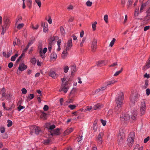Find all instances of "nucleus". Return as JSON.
Instances as JSON below:
<instances>
[{
	"label": "nucleus",
	"mask_w": 150,
	"mask_h": 150,
	"mask_svg": "<svg viewBox=\"0 0 150 150\" xmlns=\"http://www.w3.org/2000/svg\"><path fill=\"white\" fill-rule=\"evenodd\" d=\"M124 99V94L122 92H120L119 93V96L115 100L116 104V107L115 109H119L122 106Z\"/></svg>",
	"instance_id": "1"
},
{
	"label": "nucleus",
	"mask_w": 150,
	"mask_h": 150,
	"mask_svg": "<svg viewBox=\"0 0 150 150\" xmlns=\"http://www.w3.org/2000/svg\"><path fill=\"white\" fill-rule=\"evenodd\" d=\"M135 134L134 132L130 133L127 139V144L129 147L131 146L133 144Z\"/></svg>",
	"instance_id": "2"
},
{
	"label": "nucleus",
	"mask_w": 150,
	"mask_h": 150,
	"mask_svg": "<svg viewBox=\"0 0 150 150\" xmlns=\"http://www.w3.org/2000/svg\"><path fill=\"white\" fill-rule=\"evenodd\" d=\"M30 129L31 131L30 133L31 135L33 134L32 133L34 132H35V134H38L41 132L40 127L35 125L31 126Z\"/></svg>",
	"instance_id": "3"
},
{
	"label": "nucleus",
	"mask_w": 150,
	"mask_h": 150,
	"mask_svg": "<svg viewBox=\"0 0 150 150\" xmlns=\"http://www.w3.org/2000/svg\"><path fill=\"white\" fill-rule=\"evenodd\" d=\"M146 110V106L144 100H142L141 103L139 115L140 116L144 115L145 113Z\"/></svg>",
	"instance_id": "4"
},
{
	"label": "nucleus",
	"mask_w": 150,
	"mask_h": 150,
	"mask_svg": "<svg viewBox=\"0 0 150 150\" xmlns=\"http://www.w3.org/2000/svg\"><path fill=\"white\" fill-rule=\"evenodd\" d=\"M10 21L8 19H6L4 21V25L2 26V30L3 34H4L6 30L8 28L10 24Z\"/></svg>",
	"instance_id": "5"
},
{
	"label": "nucleus",
	"mask_w": 150,
	"mask_h": 150,
	"mask_svg": "<svg viewBox=\"0 0 150 150\" xmlns=\"http://www.w3.org/2000/svg\"><path fill=\"white\" fill-rule=\"evenodd\" d=\"M139 96L136 94H132L131 95L130 97V103L134 104L139 98Z\"/></svg>",
	"instance_id": "6"
},
{
	"label": "nucleus",
	"mask_w": 150,
	"mask_h": 150,
	"mask_svg": "<svg viewBox=\"0 0 150 150\" xmlns=\"http://www.w3.org/2000/svg\"><path fill=\"white\" fill-rule=\"evenodd\" d=\"M130 119L129 115L127 113H123L120 117V120L122 121L125 122L128 121Z\"/></svg>",
	"instance_id": "7"
},
{
	"label": "nucleus",
	"mask_w": 150,
	"mask_h": 150,
	"mask_svg": "<svg viewBox=\"0 0 150 150\" xmlns=\"http://www.w3.org/2000/svg\"><path fill=\"white\" fill-rule=\"evenodd\" d=\"M131 118L134 121H135L137 117V111L135 109L132 110L131 112Z\"/></svg>",
	"instance_id": "8"
},
{
	"label": "nucleus",
	"mask_w": 150,
	"mask_h": 150,
	"mask_svg": "<svg viewBox=\"0 0 150 150\" xmlns=\"http://www.w3.org/2000/svg\"><path fill=\"white\" fill-rule=\"evenodd\" d=\"M27 68L26 65H25L23 64H20L19 65V67L17 71V74H19L20 73V71H22L26 69Z\"/></svg>",
	"instance_id": "9"
},
{
	"label": "nucleus",
	"mask_w": 150,
	"mask_h": 150,
	"mask_svg": "<svg viewBox=\"0 0 150 150\" xmlns=\"http://www.w3.org/2000/svg\"><path fill=\"white\" fill-rule=\"evenodd\" d=\"M38 48H39V52L40 56L42 57V59H43L44 58V56H43L42 54V53L45 54L46 53L47 50V48L46 47H45L42 50V45H40L38 46Z\"/></svg>",
	"instance_id": "10"
},
{
	"label": "nucleus",
	"mask_w": 150,
	"mask_h": 150,
	"mask_svg": "<svg viewBox=\"0 0 150 150\" xmlns=\"http://www.w3.org/2000/svg\"><path fill=\"white\" fill-rule=\"evenodd\" d=\"M97 42L96 39H93L91 45V50L92 52H94L97 48Z\"/></svg>",
	"instance_id": "11"
},
{
	"label": "nucleus",
	"mask_w": 150,
	"mask_h": 150,
	"mask_svg": "<svg viewBox=\"0 0 150 150\" xmlns=\"http://www.w3.org/2000/svg\"><path fill=\"white\" fill-rule=\"evenodd\" d=\"M124 133L122 130L119 131V133L118 136V140L119 142L121 143L123 139Z\"/></svg>",
	"instance_id": "12"
},
{
	"label": "nucleus",
	"mask_w": 150,
	"mask_h": 150,
	"mask_svg": "<svg viewBox=\"0 0 150 150\" xmlns=\"http://www.w3.org/2000/svg\"><path fill=\"white\" fill-rule=\"evenodd\" d=\"M72 39L70 38L69 39L68 41L67 44L66 48L65 49L69 50L72 47Z\"/></svg>",
	"instance_id": "13"
},
{
	"label": "nucleus",
	"mask_w": 150,
	"mask_h": 150,
	"mask_svg": "<svg viewBox=\"0 0 150 150\" xmlns=\"http://www.w3.org/2000/svg\"><path fill=\"white\" fill-rule=\"evenodd\" d=\"M103 105L102 104L100 103H98L93 106V108L94 110L100 109L103 107Z\"/></svg>",
	"instance_id": "14"
},
{
	"label": "nucleus",
	"mask_w": 150,
	"mask_h": 150,
	"mask_svg": "<svg viewBox=\"0 0 150 150\" xmlns=\"http://www.w3.org/2000/svg\"><path fill=\"white\" fill-rule=\"evenodd\" d=\"M117 82V81L115 80H112L111 81H108L105 83V85L106 86H110L114 84Z\"/></svg>",
	"instance_id": "15"
},
{
	"label": "nucleus",
	"mask_w": 150,
	"mask_h": 150,
	"mask_svg": "<svg viewBox=\"0 0 150 150\" xmlns=\"http://www.w3.org/2000/svg\"><path fill=\"white\" fill-rule=\"evenodd\" d=\"M67 50L66 49L64 50L62 54V57L63 59H65L68 54Z\"/></svg>",
	"instance_id": "16"
},
{
	"label": "nucleus",
	"mask_w": 150,
	"mask_h": 150,
	"mask_svg": "<svg viewBox=\"0 0 150 150\" xmlns=\"http://www.w3.org/2000/svg\"><path fill=\"white\" fill-rule=\"evenodd\" d=\"M60 134V133L59 131V129L58 128H57L55 129L51 133V135H53L54 134H56L57 135H59Z\"/></svg>",
	"instance_id": "17"
},
{
	"label": "nucleus",
	"mask_w": 150,
	"mask_h": 150,
	"mask_svg": "<svg viewBox=\"0 0 150 150\" xmlns=\"http://www.w3.org/2000/svg\"><path fill=\"white\" fill-rule=\"evenodd\" d=\"M62 88L64 92L65 93L67 92L69 88V87L66 84L62 85Z\"/></svg>",
	"instance_id": "18"
},
{
	"label": "nucleus",
	"mask_w": 150,
	"mask_h": 150,
	"mask_svg": "<svg viewBox=\"0 0 150 150\" xmlns=\"http://www.w3.org/2000/svg\"><path fill=\"white\" fill-rule=\"evenodd\" d=\"M57 56L55 53L53 52L51 55V60H55L57 58Z\"/></svg>",
	"instance_id": "19"
},
{
	"label": "nucleus",
	"mask_w": 150,
	"mask_h": 150,
	"mask_svg": "<svg viewBox=\"0 0 150 150\" xmlns=\"http://www.w3.org/2000/svg\"><path fill=\"white\" fill-rule=\"evenodd\" d=\"M105 62V61L104 60L98 61V62L97 65L99 67H101L105 65H106Z\"/></svg>",
	"instance_id": "20"
},
{
	"label": "nucleus",
	"mask_w": 150,
	"mask_h": 150,
	"mask_svg": "<svg viewBox=\"0 0 150 150\" xmlns=\"http://www.w3.org/2000/svg\"><path fill=\"white\" fill-rule=\"evenodd\" d=\"M49 76L53 79H55L56 77V73L53 71H51L49 74Z\"/></svg>",
	"instance_id": "21"
},
{
	"label": "nucleus",
	"mask_w": 150,
	"mask_h": 150,
	"mask_svg": "<svg viewBox=\"0 0 150 150\" xmlns=\"http://www.w3.org/2000/svg\"><path fill=\"white\" fill-rule=\"evenodd\" d=\"M150 67V57L149 58L148 62L146 64V65L143 67V69L149 68Z\"/></svg>",
	"instance_id": "22"
},
{
	"label": "nucleus",
	"mask_w": 150,
	"mask_h": 150,
	"mask_svg": "<svg viewBox=\"0 0 150 150\" xmlns=\"http://www.w3.org/2000/svg\"><path fill=\"white\" fill-rule=\"evenodd\" d=\"M53 44V42L49 41V45L48 47V51L51 52L52 46Z\"/></svg>",
	"instance_id": "23"
},
{
	"label": "nucleus",
	"mask_w": 150,
	"mask_h": 150,
	"mask_svg": "<svg viewBox=\"0 0 150 150\" xmlns=\"http://www.w3.org/2000/svg\"><path fill=\"white\" fill-rule=\"evenodd\" d=\"M73 130V129L72 128H70L65 130L64 132L65 134H68L71 132H72Z\"/></svg>",
	"instance_id": "24"
},
{
	"label": "nucleus",
	"mask_w": 150,
	"mask_h": 150,
	"mask_svg": "<svg viewBox=\"0 0 150 150\" xmlns=\"http://www.w3.org/2000/svg\"><path fill=\"white\" fill-rule=\"evenodd\" d=\"M74 100V98L73 97V96H71V95L70 94L69 95V100L67 101L66 102L68 103H72Z\"/></svg>",
	"instance_id": "25"
},
{
	"label": "nucleus",
	"mask_w": 150,
	"mask_h": 150,
	"mask_svg": "<svg viewBox=\"0 0 150 150\" xmlns=\"http://www.w3.org/2000/svg\"><path fill=\"white\" fill-rule=\"evenodd\" d=\"M25 1L27 6L30 8L32 6L31 0H26Z\"/></svg>",
	"instance_id": "26"
},
{
	"label": "nucleus",
	"mask_w": 150,
	"mask_h": 150,
	"mask_svg": "<svg viewBox=\"0 0 150 150\" xmlns=\"http://www.w3.org/2000/svg\"><path fill=\"white\" fill-rule=\"evenodd\" d=\"M48 29V26L47 24L46 23H44L43 31L45 33H46Z\"/></svg>",
	"instance_id": "27"
},
{
	"label": "nucleus",
	"mask_w": 150,
	"mask_h": 150,
	"mask_svg": "<svg viewBox=\"0 0 150 150\" xmlns=\"http://www.w3.org/2000/svg\"><path fill=\"white\" fill-rule=\"evenodd\" d=\"M93 130L95 132L97 131V122L95 121L94 122L93 125Z\"/></svg>",
	"instance_id": "28"
},
{
	"label": "nucleus",
	"mask_w": 150,
	"mask_h": 150,
	"mask_svg": "<svg viewBox=\"0 0 150 150\" xmlns=\"http://www.w3.org/2000/svg\"><path fill=\"white\" fill-rule=\"evenodd\" d=\"M60 29L61 34L63 35H64L65 33V32L63 27L62 26H61L60 28Z\"/></svg>",
	"instance_id": "29"
},
{
	"label": "nucleus",
	"mask_w": 150,
	"mask_h": 150,
	"mask_svg": "<svg viewBox=\"0 0 150 150\" xmlns=\"http://www.w3.org/2000/svg\"><path fill=\"white\" fill-rule=\"evenodd\" d=\"M31 63L33 64H35L36 62V59L35 57L31 58L30 60Z\"/></svg>",
	"instance_id": "30"
},
{
	"label": "nucleus",
	"mask_w": 150,
	"mask_h": 150,
	"mask_svg": "<svg viewBox=\"0 0 150 150\" xmlns=\"http://www.w3.org/2000/svg\"><path fill=\"white\" fill-rule=\"evenodd\" d=\"M76 70V67L75 66H72L71 68V73H73L75 72Z\"/></svg>",
	"instance_id": "31"
},
{
	"label": "nucleus",
	"mask_w": 150,
	"mask_h": 150,
	"mask_svg": "<svg viewBox=\"0 0 150 150\" xmlns=\"http://www.w3.org/2000/svg\"><path fill=\"white\" fill-rule=\"evenodd\" d=\"M64 71L65 73H67L69 69V67L68 66L65 65L64 66Z\"/></svg>",
	"instance_id": "32"
},
{
	"label": "nucleus",
	"mask_w": 150,
	"mask_h": 150,
	"mask_svg": "<svg viewBox=\"0 0 150 150\" xmlns=\"http://www.w3.org/2000/svg\"><path fill=\"white\" fill-rule=\"evenodd\" d=\"M18 54H16L12 56L11 58V60L12 61H15L16 58L18 57Z\"/></svg>",
	"instance_id": "33"
},
{
	"label": "nucleus",
	"mask_w": 150,
	"mask_h": 150,
	"mask_svg": "<svg viewBox=\"0 0 150 150\" xmlns=\"http://www.w3.org/2000/svg\"><path fill=\"white\" fill-rule=\"evenodd\" d=\"M123 70V68H122L121 70L120 71H116L115 73L114 74V76H117L118 75L120 74L121 73Z\"/></svg>",
	"instance_id": "34"
},
{
	"label": "nucleus",
	"mask_w": 150,
	"mask_h": 150,
	"mask_svg": "<svg viewBox=\"0 0 150 150\" xmlns=\"http://www.w3.org/2000/svg\"><path fill=\"white\" fill-rule=\"evenodd\" d=\"M86 4L87 6L90 7L92 5V2L91 1H90L89 0H88L86 2Z\"/></svg>",
	"instance_id": "35"
},
{
	"label": "nucleus",
	"mask_w": 150,
	"mask_h": 150,
	"mask_svg": "<svg viewBox=\"0 0 150 150\" xmlns=\"http://www.w3.org/2000/svg\"><path fill=\"white\" fill-rule=\"evenodd\" d=\"M24 26V24L23 23L21 24H18V25L17 26V28L18 29H20L22 28Z\"/></svg>",
	"instance_id": "36"
},
{
	"label": "nucleus",
	"mask_w": 150,
	"mask_h": 150,
	"mask_svg": "<svg viewBox=\"0 0 150 150\" xmlns=\"http://www.w3.org/2000/svg\"><path fill=\"white\" fill-rule=\"evenodd\" d=\"M116 40V39L115 38H113L112 40V41L110 42V43L109 44V46L111 47H112L115 43V42Z\"/></svg>",
	"instance_id": "37"
},
{
	"label": "nucleus",
	"mask_w": 150,
	"mask_h": 150,
	"mask_svg": "<svg viewBox=\"0 0 150 150\" xmlns=\"http://www.w3.org/2000/svg\"><path fill=\"white\" fill-rule=\"evenodd\" d=\"M108 15L107 14L105 15L104 17V20L106 23H108Z\"/></svg>",
	"instance_id": "38"
},
{
	"label": "nucleus",
	"mask_w": 150,
	"mask_h": 150,
	"mask_svg": "<svg viewBox=\"0 0 150 150\" xmlns=\"http://www.w3.org/2000/svg\"><path fill=\"white\" fill-rule=\"evenodd\" d=\"M92 108V106H87L86 109L84 110V112H86L87 111H90Z\"/></svg>",
	"instance_id": "39"
},
{
	"label": "nucleus",
	"mask_w": 150,
	"mask_h": 150,
	"mask_svg": "<svg viewBox=\"0 0 150 150\" xmlns=\"http://www.w3.org/2000/svg\"><path fill=\"white\" fill-rule=\"evenodd\" d=\"M97 24L96 22L95 21L94 23L92 24V27L93 30H96V24Z\"/></svg>",
	"instance_id": "40"
},
{
	"label": "nucleus",
	"mask_w": 150,
	"mask_h": 150,
	"mask_svg": "<svg viewBox=\"0 0 150 150\" xmlns=\"http://www.w3.org/2000/svg\"><path fill=\"white\" fill-rule=\"evenodd\" d=\"M68 107L71 110H73L75 108L76 106L74 105H68Z\"/></svg>",
	"instance_id": "41"
},
{
	"label": "nucleus",
	"mask_w": 150,
	"mask_h": 150,
	"mask_svg": "<svg viewBox=\"0 0 150 150\" xmlns=\"http://www.w3.org/2000/svg\"><path fill=\"white\" fill-rule=\"evenodd\" d=\"M8 124L7 126L8 127H10L12 125V122L10 120H7Z\"/></svg>",
	"instance_id": "42"
},
{
	"label": "nucleus",
	"mask_w": 150,
	"mask_h": 150,
	"mask_svg": "<svg viewBox=\"0 0 150 150\" xmlns=\"http://www.w3.org/2000/svg\"><path fill=\"white\" fill-rule=\"evenodd\" d=\"M133 3V0H128V3L127 4V6L129 7L131 6Z\"/></svg>",
	"instance_id": "43"
},
{
	"label": "nucleus",
	"mask_w": 150,
	"mask_h": 150,
	"mask_svg": "<svg viewBox=\"0 0 150 150\" xmlns=\"http://www.w3.org/2000/svg\"><path fill=\"white\" fill-rule=\"evenodd\" d=\"M103 132H101L99 133L97 138L102 139V137H103Z\"/></svg>",
	"instance_id": "44"
},
{
	"label": "nucleus",
	"mask_w": 150,
	"mask_h": 150,
	"mask_svg": "<svg viewBox=\"0 0 150 150\" xmlns=\"http://www.w3.org/2000/svg\"><path fill=\"white\" fill-rule=\"evenodd\" d=\"M34 38H31L30 40L29 41L28 44V45L29 46H30L31 44H32L34 42Z\"/></svg>",
	"instance_id": "45"
},
{
	"label": "nucleus",
	"mask_w": 150,
	"mask_h": 150,
	"mask_svg": "<svg viewBox=\"0 0 150 150\" xmlns=\"http://www.w3.org/2000/svg\"><path fill=\"white\" fill-rule=\"evenodd\" d=\"M96 140L97 142L99 144H102L103 142L102 139L96 138Z\"/></svg>",
	"instance_id": "46"
},
{
	"label": "nucleus",
	"mask_w": 150,
	"mask_h": 150,
	"mask_svg": "<svg viewBox=\"0 0 150 150\" xmlns=\"http://www.w3.org/2000/svg\"><path fill=\"white\" fill-rule=\"evenodd\" d=\"M35 1L38 4L39 7L40 8L41 4L40 1L38 0H35Z\"/></svg>",
	"instance_id": "47"
},
{
	"label": "nucleus",
	"mask_w": 150,
	"mask_h": 150,
	"mask_svg": "<svg viewBox=\"0 0 150 150\" xmlns=\"http://www.w3.org/2000/svg\"><path fill=\"white\" fill-rule=\"evenodd\" d=\"M0 132L1 133H3L5 131V128L4 127H1L0 129Z\"/></svg>",
	"instance_id": "48"
},
{
	"label": "nucleus",
	"mask_w": 150,
	"mask_h": 150,
	"mask_svg": "<svg viewBox=\"0 0 150 150\" xmlns=\"http://www.w3.org/2000/svg\"><path fill=\"white\" fill-rule=\"evenodd\" d=\"M100 121L103 126H105L106 125V120H104L103 119H101Z\"/></svg>",
	"instance_id": "49"
},
{
	"label": "nucleus",
	"mask_w": 150,
	"mask_h": 150,
	"mask_svg": "<svg viewBox=\"0 0 150 150\" xmlns=\"http://www.w3.org/2000/svg\"><path fill=\"white\" fill-rule=\"evenodd\" d=\"M145 6L146 5L145 4H142L140 10V12H142L143 9L144 8Z\"/></svg>",
	"instance_id": "50"
},
{
	"label": "nucleus",
	"mask_w": 150,
	"mask_h": 150,
	"mask_svg": "<svg viewBox=\"0 0 150 150\" xmlns=\"http://www.w3.org/2000/svg\"><path fill=\"white\" fill-rule=\"evenodd\" d=\"M21 18H17L16 20V24H18V23L21 22Z\"/></svg>",
	"instance_id": "51"
},
{
	"label": "nucleus",
	"mask_w": 150,
	"mask_h": 150,
	"mask_svg": "<svg viewBox=\"0 0 150 150\" xmlns=\"http://www.w3.org/2000/svg\"><path fill=\"white\" fill-rule=\"evenodd\" d=\"M48 19L47 20L48 22L50 24L52 23V20L51 16H48Z\"/></svg>",
	"instance_id": "52"
},
{
	"label": "nucleus",
	"mask_w": 150,
	"mask_h": 150,
	"mask_svg": "<svg viewBox=\"0 0 150 150\" xmlns=\"http://www.w3.org/2000/svg\"><path fill=\"white\" fill-rule=\"evenodd\" d=\"M21 91H22V93L24 94H26L27 92V91L24 88H23L21 89Z\"/></svg>",
	"instance_id": "53"
},
{
	"label": "nucleus",
	"mask_w": 150,
	"mask_h": 150,
	"mask_svg": "<svg viewBox=\"0 0 150 150\" xmlns=\"http://www.w3.org/2000/svg\"><path fill=\"white\" fill-rule=\"evenodd\" d=\"M12 50H11L10 51H9L8 52H7V57H6V58L9 57L12 54Z\"/></svg>",
	"instance_id": "54"
},
{
	"label": "nucleus",
	"mask_w": 150,
	"mask_h": 150,
	"mask_svg": "<svg viewBox=\"0 0 150 150\" xmlns=\"http://www.w3.org/2000/svg\"><path fill=\"white\" fill-rule=\"evenodd\" d=\"M34 97L33 94H30L28 96V98H29L30 100L33 99Z\"/></svg>",
	"instance_id": "55"
},
{
	"label": "nucleus",
	"mask_w": 150,
	"mask_h": 150,
	"mask_svg": "<svg viewBox=\"0 0 150 150\" xmlns=\"http://www.w3.org/2000/svg\"><path fill=\"white\" fill-rule=\"evenodd\" d=\"M148 85V81L147 80L145 81V85L144 86V88H146Z\"/></svg>",
	"instance_id": "56"
},
{
	"label": "nucleus",
	"mask_w": 150,
	"mask_h": 150,
	"mask_svg": "<svg viewBox=\"0 0 150 150\" xmlns=\"http://www.w3.org/2000/svg\"><path fill=\"white\" fill-rule=\"evenodd\" d=\"M55 127V126L54 125H50L49 127L48 128L49 129H54Z\"/></svg>",
	"instance_id": "57"
},
{
	"label": "nucleus",
	"mask_w": 150,
	"mask_h": 150,
	"mask_svg": "<svg viewBox=\"0 0 150 150\" xmlns=\"http://www.w3.org/2000/svg\"><path fill=\"white\" fill-rule=\"evenodd\" d=\"M86 40V38H83L82 40L80 43V46L81 47H82L83 44V43Z\"/></svg>",
	"instance_id": "58"
},
{
	"label": "nucleus",
	"mask_w": 150,
	"mask_h": 150,
	"mask_svg": "<svg viewBox=\"0 0 150 150\" xmlns=\"http://www.w3.org/2000/svg\"><path fill=\"white\" fill-rule=\"evenodd\" d=\"M146 95L148 96L150 94V89L149 88H147L146 90Z\"/></svg>",
	"instance_id": "59"
},
{
	"label": "nucleus",
	"mask_w": 150,
	"mask_h": 150,
	"mask_svg": "<svg viewBox=\"0 0 150 150\" xmlns=\"http://www.w3.org/2000/svg\"><path fill=\"white\" fill-rule=\"evenodd\" d=\"M61 80L62 81V85L65 84V83H64L65 81L66 80V79L65 77H64L63 78H62L61 79Z\"/></svg>",
	"instance_id": "60"
},
{
	"label": "nucleus",
	"mask_w": 150,
	"mask_h": 150,
	"mask_svg": "<svg viewBox=\"0 0 150 150\" xmlns=\"http://www.w3.org/2000/svg\"><path fill=\"white\" fill-rule=\"evenodd\" d=\"M139 10V8H137L135 10V11H134V16H137L138 14H139L138 11Z\"/></svg>",
	"instance_id": "61"
},
{
	"label": "nucleus",
	"mask_w": 150,
	"mask_h": 150,
	"mask_svg": "<svg viewBox=\"0 0 150 150\" xmlns=\"http://www.w3.org/2000/svg\"><path fill=\"white\" fill-rule=\"evenodd\" d=\"M112 111L111 110H109L108 112V113L107 115L108 116H110L111 115H112Z\"/></svg>",
	"instance_id": "62"
},
{
	"label": "nucleus",
	"mask_w": 150,
	"mask_h": 150,
	"mask_svg": "<svg viewBox=\"0 0 150 150\" xmlns=\"http://www.w3.org/2000/svg\"><path fill=\"white\" fill-rule=\"evenodd\" d=\"M49 108L48 107V105H44V106L43 108V109L44 111H47L48 110Z\"/></svg>",
	"instance_id": "63"
},
{
	"label": "nucleus",
	"mask_w": 150,
	"mask_h": 150,
	"mask_svg": "<svg viewBox=\"0 0 150 150\" xmlns=\"http://www.w3.org/2000/svg\"><path fill=\"white\" fill-rule=\"evenodd\" d=\"M149 28H150V26H145L144 28V31H146V30H149Z\"/></svg>",
	"instance_id": "64"
}]
</instances>
